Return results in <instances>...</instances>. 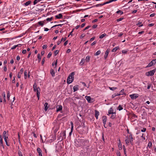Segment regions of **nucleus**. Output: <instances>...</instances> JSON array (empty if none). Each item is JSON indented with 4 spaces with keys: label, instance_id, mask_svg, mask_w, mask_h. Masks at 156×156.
Listing matches in <instances>:
<instances>
[{
    "label": "nucleus",
    "instance_id": "b1692460",
    "mask_svg": "<svg viewBox=\"0 0 156 156\" xmlns=\"http://www.w3.org/2000/svg\"><path fill=\"white\" fill-rule=\"evenodd\" d=\"M78 90V85H76L74 86L73 87V92H75Z\"/></svg>",
    "mask_w": 156,
    "mask_h": 156
},
{
    "label": "nucleus",
    "instance_id": "5701e85b",
    "mask_svg": "<svg viewBox=\"0 0 156 156\" xmlns=\"http://www.w3.org/2000/svg\"><path fill=\"white\" fill-rule=\"evenodd\" d=\"M62 15L61 13L58 14V15H56L55 16L56 18L58 19H60L62 18Z\"/></svg>",
    "mask_w": 156,
    "mask_h": 156
},
{
    "label": "nucleus",
    "instance_id": "680f3d73",
    "mask_svg": "<svg viewBox=\"0 0 156 156\" xmlns=\"http://www.w3.org/2000/svg\"><path fill=\"white\" fill-rule=\"evenodd\" d=\"M97 43V41H95L94 42H93L91 44V46H93L94 44H95Z\"/></svg>",
    "mask_w": 156,
    "mask_h": 156
},
{
    "label": "nucleus",
    "instance_id": "052dcab7",
    "mask_svg": "<svg viewBox=\"0 0 156 156\" xmlns=\"http://www.w3.org/2000/svg\"><path fill=\"white\" fill-rule=\"evenodd\" d=\"M15 76L13 77V79L12 80V83H15Z\"/></svg>",
    "mask_w": 156,
    "mask_h": 156
},
{
    "label": "nucleus",
    "instance_id": "423d86ee",
    "mask_svg": "<svg viewBox=\"0 0 156 156\" xmlns=\"http://www.w3.org/2000/svg\"><path fill=\"white\" fill-rule=\"evenodd\" d=\"M3 99V103L5 104L6 103V101L5 99V92H4L2 94V97H0V102H2Z\"/></svg>",
    "mask_w": 156,
    "mask_h": 156
},
{
    "label": "nucleus",
    "instance_id": "4c0bfd02",
    "mask_svg": "<svg viewBox=\"0 0 156 156\" xmlns=\"http://www.w3.org/2000/svg\"><path fill=\"white\" fill-rule=\"evenodd\" d=\"M106 35V34L105 33H104V34L101 35L99 37V38L101 39V38H103Z\"/></svg>",
    "mask_w": 156,
    "mask_h": 156
},
{
    "label": "nucleus",
    "instance_id": "a211bd4d",
    "mask_svg": "<svg viewBox=\"0 0 156 156\" xmlns=\"http://www.w3.org/2000/svg\"><path fill=\"white\" fill-rule=\"evenodd\" d=\"M109 52V50L108 49L106 51L105 53V55L104 56V58L105 59H106V58H107Z\"/></svg>",
    "mask_w": 156,
    "mask_h": 156
},
{
    "label": "nucleus",
    "instance_id": "2eb2a0df",
    "mask_svg": "<svg viewBox=\"0 0 156 156\" xmlns=\"http://www.w3.org/2000/svg\"><path fill=\"white\" fill-rule=\"evenodd\" d=\"M46 23V20H44L43 21H40L38 22V24L40 26L43 27L44 24Z\"/></svg>",
    "mask_w": 156,
    "mask_h": 156
},
{
    "label": "nucleus",
    "instance_id": "9d476101",
    "mask_svg": "<svg viewBox=\"0 0 156 156\" xmlns=\"http://www.w3.org/2000/svg\"><path fill=\"white\" fill-rule=\"evenodd\" d=\"M2 136L4 138H8L9 134L8 131H4L3 133Z\"/></svg>",
    "mask_w": 156,
    "mask_h": 156
},
{
    "label": "nucleus",
    "instance_id": "69168bd1",
    "mask_svg": "<svg viewBox=\"0 0 156 156\" xmlns=\"http://www.w3.org/2000/svg\"><path fill=\"white\" fill-rule=\"evenodd\" d=\"M97 26L98 25H94L92 26V27L93 28H95L97 27Z\"/></svg>",
    "mask_w": 156,
    "mask_h": 156
},
{
    "label": "nucleus",
    "instance_id": "864d4df0",
    "mask_svg": "<svg viewBox=\"0 0 156 156\" xmlns=\"http://www.w3.org/2000/svg\"><path fill=\"white\" fill-rule=\"evenodd\" d=\"M38 2H39L38 0H35L33 2V4L34 5H35Z\"/></svg>",
    "mask_w": 156,
    "mask_h": 156
},
{
    "label": "nucleus",
    "instance_id": "393cba45",
    "mask_svg": "<svg viewBox=\"0 0 156 156\" xmlns=\"http://www.w3.org/2000/svg\"><path fill=\"white\" fill-rule=\"evenodd\" d=\"M90 56L88 55L86 57L85 60L87 62H89L90 61Z\"/></svg>",
    "mask_w": 156,
    "mask_h": 156
},
{
    "label": "nucleus",
    "instance_id": "f8f14e48",
    "mask_svg": "<svg viewBox=\"0 0 156 156\" xmlns=\"http://www.w3.org/2000/svg\"><path fill=\"white\" fill-rule=\"evenodd\" d=\"M24 71L23 69L22 68L20 69V72H18L17 75L18 77L20 78L21 77V75L23 74Z\"/></svg>",
    "mask_w": 156,
    "mask_h": 156
},
{
    "label": "nucleus",
    "instance_id": "dca6fc26",
    "mask_svg": "<svg viewBox=\"0 0 156 156\" xmlns=\"http://www.w3.org/2000/svg\"><path fill=\"white\" fill-rule=\"evenodd\" d=\"M62 107L61 105H58L56 107V112H58L59 111L62 110Z\"/></svg>",
    "mask_w": 156,
    "mask_h": 156
},
{
    "label": "nucleus",
    "instance_id": "6e6552de",
    "mask_svg": "<svg viewBox=\"0 0 156 156\" xmlns=\"http://www.w3.org/2000/svg\"><path fill=\"white\" fill-rule=\"evenodd\" d=\"M156 63V59L153 60L150 63H149L148 65L147 66V67L151 66L154 65Z\"/></svg>",
    "mask_w": 156,
    "mask_h": 156
},
{
    "label": "nucleus",
    "instance_id": "c03bdc74",
    "mask_svg": "<svg viewBox=\"0 0 156 156\" xmlns=\"http://www.w3.org/2000/svg\"><path fill=\"white\" fill-rule=\"evenodd\" d=\"M24 5L26 6H28L29 5V1H28L26 2L23 4Z\"/></svg>",
    "mask_w": 156,
    "mask_h": 156
},
{
    "label": "nucleus",
    "instance_id": "f704fd0d",
    "mask_svg": "<svg viewBox=\"0 0 156 156\" xmlns=\"http://www.w3.org/2000/svg\"><path fill=\"white\" fill-rule=\"evenodd\" d=\"M116 13H120V15H122L123 13V12L120 10H118L116 12Z\"/></svg>",
    "mask_w": 156,
    "mask_h": 156
},
{
    "label": "nucleus",
    "instance_id": "c85d7f7f",
    "mask_svg": "<svg viewBox=\"0 0 156 156\" xmlns=\"http://www.w3.org/2000/svg\"><path fill=\"white\" fill-rule=\"evenodd\" d=\"M48 103H47V102L45 103V104L44 105V106L45 107H44V110H45V111H47V110L48 108Z\"/></svg>",
    "mask_w": 156,
    "mask_h": 156
},
{
    "label": "nucleus",
    "instance_id": "cd10ccee",
    "mask_svg": "<svg viewBox=\"0 0 156 156\" xmlns=\"http://www.w3.org/2000/svg\"><path fill=\"white\" fill-rule=\"evenodd\" d=\"M0 145L3 147V148H4V146L3 143L2 139H0Z\"/></svg>",
    "mask_w": 156,
    "mask_h": 156
},
{
    "label": "nucleus",
    "instance_id": "0e129e2a",
    "mask_svg": "<svg viewBox=\"0 0 156 156\" xmlns=\"http://www.w3.org/2000/svg\"><path fill=\"white\" fill-rule=\"evenodd\" d=\"M20 57L19 56H17L16 57V59L17 61H19L20 60Z\"/></svg>",
    "mask_w": 156,
    "mask_h": 156
},
{
    "label": "nucleus",
    "instance_id": "6ab92c4d",
    "mask_svg": "<svg viewBox=\"0 0 156 156\" xmlns=\"http://www.w3.org/2000/svg\"><path fill=\"white\" fill-rule=\"evenodd\" d=\"M70 124L71 125V131L69 133V136L71 135L72 134V132L73 130V124L72 122H70Z\"/></svg>",
    "mask_w": 156,
    "mask_h": 156
},
{
    "label": "nucleus",
    "instance_id": "f257e3e1",
    "mask_svg": "<svg viewBox=\"0 0 156 156\" xmlns=\"http://www.w3.org/2000/svg\"><path fill=\"white\" fill-rule=\"evenodd\" d=\"M66 131H62L57 136V139L59 140V141H61L63 140L66 138Z\"/></svg>",
    "mask_w": 156,
    "mask_h": 156
},
{
    "label": "nucleus",
    "instance_id": "603ef678",
    "mask_svg": "<svg viewBox=\"0 0 156 156\" xmlns=\"http://www.w3.org/2000/svg\"><path fill=\"white\" fill-rule=\"evenodd\" d=\"M63 37H62L61 39V40L60 41H58L57 42V44L58 45L59 44L61 43V42L63 40Z\"/></svg>",
    "mask_w": 156,
    "mask_h": 156
},
{
    "label": "nucleus",
    "instance_id": "79ce46f5",
    "mask_svg": "<svg viewBox=\"0 0 156 156\" xmlns=\"http://www.w3.org/2000/svg\"><path fill=\"white\" fill-rule=\"evenodd\" d=\"M41 56L40 55V54H38L37 55V58L38 60H39V61H40L41 60Z\"/></svg>",
    "mask_w": 156,
    "mask_h": 156
},
{
    "label": "nucleus",
    "instance_id": "7c9ffc66",
    "mask_svg": "<svg viewBox=\"0 0 156 156\" xmlns=\"http://www.w3.org/2000/svg\"><path fill=\"white\" fill-rule=\"evenodd\" d=\"M115 112H113L112 114V115L111 117V118L112 119H114L115 118Z\"/></svg>",
    "mask_w": 156,
    "mask_h": 156
},
{
    "label": "nucleus",
    "instance_id": "338daca9",
    "mask_svg": "<svg viewBox=\"0 0 156 156\" xmlns=\"http://www.w3.org/2000/svg\"><path fill=\"white\" fill-rule=\"evenodd\" d=\"M116 96V94H113L112 96V98H114Z\"/></svg>",
    "mask_w": 156,
    "mask_h": 156
},
{
    "label": "nucleus",
    "instance_id": "2f4dec72",
    "mask_svg": "<svg viewBox=\"0 0 156 156\" xmlns=\"http://www.w3.org/2000/svg\"><path fill=\"white\" fill-rule=\"evenodd\" d=\"M119 48V47H115L114 48H113L112 50V52H115Z\"/></svg>",
    "mask_w": 156,
    "mask_h": 156
},
{
    "label": "nucleus",
    "instance_id": "aec40b11",
    "mask_svg": "<svg viewBox=\"0 0 156 156\" xmlns=\"http://www.w3.org/2000/svg\"><path fill=\"white\" fill-rule=\"evenodd\" d=\"M37 151L38 153L39 156H42V151L40 148H37Z\"/></svg>",
    "mask_w": 156,
    "mask_h": 156
},
{
    "label": "nucleus",
    "instance_id": "49530a36",
    "mask_svg": "<svg viewBox=\"0 0 156 156\" xmlns=\"http://www.w3.org/2000/svg\"><path fill=\"white\" fill-rule=\"evenodd\" d=\"M124 19V18L123 17H121V18H120L119 19H117V20H116V21H117V22H119V21H122V20L123 19Z\"/></svg>",
    "mask_w": 156,
    "mask_h": 156
},
{
    "label": "nucleus",
    "instance_id": "c9c22d12",
    "mask_svg": "<svg viewBox=\"0 0 156 156\" xmlns=\"http://www.w3.org/2000/svg\"><path fill=\"white\" fill-rule=\"evenodd\" d=\"M53 18L52 17H51L50 18H47L46 19V20L47 21H48V22H50L52 20Z\"/></svg>",
    "mask_w": 156,
    "mask_h": 156
},
{
    "label": "nucleus",
    "instance_id": "f3484780",
    "mask_svg": "<svg viewBox=\"0 0 156 156\" xmlns=\"http://www.w3.org/2000/svg\"><path fill=\"white\" fill-rule=\"evenodd\" d=\"M102 121L104 124L105 125L107 122V117L105 116H103L102 117Z\"/></svg>",
    "mask_w": 156,
    "mask_h": 156
},
{
    "label": "nucleus",
    "instance_id": "4468645a",
    "mask_svg": "<svg viewBox=\"0 0 156 156\" xmlns=\"http://www.w3.org/2000/svg\"><path fill=\"white\" fill-rule=\"evenodd\" d=\"M130 97L132 99H136L138 97V96L137 94H131L129 95Z\"/></svg>",
    "mask_w": 156,
    "mask_h": 156
},
{
    "label": "nucleus",
    "instance_id": "412c9836",
    "mask_svg": "<svg viewBox=\"0 0 156 156\" xmlns=\"http://www.w3.org/2000/svg\"><path fill=\"white\" fill-rule=\"evenodd\" d=\"M99 115V112L97 110H95V116L96 119H98V116Z\"/></svg>",
    "mask_w": 156,
    "mask_h": 156
},
{
    "label": "nucleus",
    "instance_id": "0eeeda50",
    "mask_svg": "<svg viewBox=\"0 0 156 156\" xmlns=\"http://www.w3.org/2000/svg\"><path fill=\"white\" fill-rule=\"evenodd\" d=\"M156 69H154L152 70L147 72L145 74L147 76H152L154 75V73L155 72Z\"/></svg>",
    "mask_w": 156,
    "mask_h": 156
},
{
    "label": "nucleus",
    "instance_id": "a18cd8bd",
    "mask_svg": "<svg viewBox=\"0 0 156 156\" xmlns=\"http://www.w3.org/2000/svg\"><path fill=\"white\" fill-rule=\"evenodd\" d=\"M58 52H59V51L58 50H55L54 51V55L55 56L56 55H57V54H58Z\"/></svg>",
    "mask_w": 156,
    "mask_h": 156
},
{
    "label": "nucleus",
    "instance_id": "37998d69",
    "mask_svg": "<svg viewBox=\"0 0 156 156\" xmlns=\"http://www.w3.org/2000/svg\"><path fill=\"white\" fill-rule=\"evenodd\" d=\"M32 135L35 138H37V135L36 134L34 133V132H32V133H31V135Z\"/></svg>",
    "mask_w": 156,
    "mask_h": 156
},
{
    "label": "nucleus",
    "instance_id": "13d9d810",
    "mask_svg": "<svg viewBox=\"0 0 156 156\" xmlns=\"http://www.w3.org/2000/svg\"><path fill=\"white\" fill-rule=\"evenodd\" d=\"M16 47H16V45H14L11 48V50L14 49H15Z\"/></svg>",
    "mask_w": 156,
    "mask_h": 156
},
{
    "label": "nucleus",
    "instance_id": "e2e57ef3",
    "mask_svg": "<svg viewBox=\"0 0 156 156\" xmlns=\"http://www.w3.org/2000/svg\"><path fill=\"white\" fill-rule=\"evenodd\" d=\"M146 128H143V129L141 130V131L142 132H144L146 131Z\"/></svg>",
    "mask_w": 156,
    "mask_h": 156
},
{
    "label": "nucleus",
    "instance_id": "9b49d317",
    "mask_svg": "<svg viewBox=\"0 0 156 156\" xmlns=\"http://www.w3.org/2000/svg\"><path fill=\"white\" fill-rule=\"evenodd\" d=\"M85 98L87 100L88 102L91 103L93 102V101H91V100H93V99L91 98L90 97L86 96L85 97Z\"/></svg>",
    "mask_w": 156,
    "mask_h": 156
},
{
    "label": "nucleus",
    "instance_id": "c756f323",
    "mask_svg": "<svg viewBox=\"0 0 156 156\" xmlns=\"http://www.w3.org/2000/svg\"><path fill=\"white\" fill-rule=\"evenodd\" d=\"M7 99H8V100H9V99H10V92L9 91H8L7 92Z\"/></svg>",
    "mask_w": 156,
    "mask_h": 156
},
{
    "label": "nucleus",
    "instance_id": "7ed1b4c3",
    "mask_svg": "<svg viewBox=\"0 0 156 156\" xmlns=\"http://www.w3.org/2000/svg\"><path fill=\"white\" fill-rule=\"evenodd\" d=\"M74 74V72H72L69 76L67 78V83L68 84H69L73 81Z\"/></svg>",
    "mask_w": 156,
    "mask_h": 156
},
{
    "label": "nucleus",
    "instance_id": "1a4fd4ad",
    "mask_svg": "<svg viewBox=\"0 0 156 156\" xmlns=\"http://www.w3.org/2000/svg\"><path fill=\"white\" fill-rule=\"evenodd\" d=\"M27 75L28 77H29V71L26 70L24 72V78L25 79H26Z\"/></svg>",
    "mask_w": 156,
    "mask_h": 156
},
{
    "label": "nucleus",
    "instance_id": "ddd939ff",
    "mask_svg": "<svg viewBox=\"0 0 156 156\" xmlns=\"http://www.w3.org/2000/svg\"><path fill=\"white\" fill-rule=\"evenodd\" d=\"M129 140L130 141V143L131 145H133V138L132 136V133H131L129 135Z\"/></svg>",
    "mask_w": 156,
    "mask_h": 156
},
{
    "label": "nucleus",
    "instance_id": "5fc2aeb1",
    "mask_svg": "<svg viewBox=\"0 0 156 156\" xmlns=\"http://www.w3.org/2000/svg\"><path fill=\"white\" fill-rule=\"evenodd\" d=\"M116 154L117 155V156H121V154H120V152L119 151H118L117 152H116Z\"/></svg>",
    "mask_w": 156,
    "mask_h": 156
},
{
    "label": "nucleus",
    "instance_id": "4be33fe9",
    "mask_svg": "<svg viewBox=\"0 0 156 156\" xmlns=\"http://www.w3.org/2000/svg\"><path fill=\"white\" fill-rule=\"evenodd\" d=\"M118 147L119 150H121L122 149V144L120 140H119Z\"/></svg>",
    "mask_w": 156,
    "mask_h": 156
},
{
    "label": "nucleus",
    "instance_id": "473e14b6",
    "mask_svg": "<svg viewBox=\"0 0 156 156\" xmlns=\"http://www.w3.org/2000/svg\"><path fill=\"white\" fill-rule=\"evenodd\" d=\"M101 51L100 50H98V51H97L94 54V55H98L99 54H100L101 53Z\"/></svg>",
    "mask_w": 156,
    "mask_h": 156
},
{
    "label": "nucleus",
    "instance_id": "a19ab883",
    "mask_svg": "<svg viewBox=\"0 0 156 156\" xmlns=\"http://www.w3.org/2000/svg\"><path fill=\"white\" fill-rule=\"evenodd\" d=\"M117 109L119 110V111H120L123 109V108L120 105L118 107Z\"/></svg>",
    "mask_w": 156,
    "mask_h": 156
},
{
    "label": "nucleus",
    "instance_id": "4d7b16f0",
    "mask_svg": "<svg viewBox=\"0 0 156 156\" xmlns=\"http://www.w3.org/2000/svg\"><path fill=\"white\" fill-rule=\"evenodd\" d=\"M95 37H93L91 38L90 40L89 41H93L95 39Z\"/></svg>",
    "mask_w": 156,
    "mask_h": 156
},
{
    "label": "nucleus",
    "instance_id": "e433bc0d",
    "mask_svg": "<svg viewBox=\"0 0 156 156\" xmlns=\"http://www.w3.org/2000/svg\"><path fill=\"white\" fill-rule=\"evenodd\" d=\"M152 146V144L151 142L149 141L148 144L147 146L149 148H151Z\"/></svg>",
    "mask_w": 156,
    "mask_h": 156
},
{
    "label": "nucleus",
    "instance_id": "bb28decb",
    "mask_svg": "<svg viewBox=\"0 0 156 156\" xmlns=\"http://www.w3.org/2000/svg\"><path fill=\"white\" fill-rule=\"evenodd\" d=\"M125 141L126 144L127 145H129V140L128 137H127V139L125 140Z\"/></svg>",
    "mask_w": 156,
    "mask_h": 156
},
{
    "label": "nucleus",
    "instance_id": "58836bf2",
    "mask_svg": "<svg viewBox=\"0 0 156 156\" xmlns=\"http://www.w3.org/2000/svg\"><path fill=\"white\" fill-rule=\"evenodd\" d=\"M85 60L84 58H82L81 59V60L80 62V64H81L82 63V64H81V65H82L85 62Z\"/></svg>",
    "mask_w": 156,
    "mask_h": 156
},
{
    "label": "nucleus",
    "instance_id": "39448f33",
    "mask_svg": "<svg viewBox=\"0 0 156 156\" xmlns=\"http://www.w3.org/2000/svg\"><path fill=\"white\" fill-rule=\"evenodd\" d=\"M83 139H78L75 141V145L77 147H80L82 146Z\"/></svg>",
    "mask_w": 156,
    "mask_h": 156
},
{
    "label": "nucleus",
    "instance_id": "20e7f679",
    "mask_svg": "<svg viewBox=\"0 0 156 156\" xmlns=\"http://www.w3.org/2000/svg\"><path fill=\"white\" fill-rule=\"evenodd\" d=\"M34 90L35 92H36L37 96L38 98V99L39 100V96L40 94V88L39 87H37V86L36 84H34Z\"/></svg>",
    "mask_w": 156,
    "mask_h": 156
},
{
    "label": "nucleus",
    "instance_id": "09e8293b",
    "mask_svg": "<svg viewBox=\"0 0 156 156\" xmlns=\"http://www.w3.org/2000/svg\"><path fill=\"white\" fill-rule=\"evenodd\" d=\"M52 53L51 52H49V53L48 54V55H47V58H49L51 56V55Z\"/></svg>",
    "mask_w": 156,
    "mask_h": 156
},
{
    "label": "nucleus",
    "instance_id": "f03ea898",
    "mask_svg": "<svg viewBox=\"0 0 156 156\" xmlns=\"http://www.w3.org/2000/svg\"><path fill=\"white\" fill-rule=\"evenodd\" d=\"M90 144L89 141L87 140L83 139L82 142V145L81 146H83L84 148L88 149L90 147Z\"/></svg>",
    "mask_w": 156,
    "mask_h": 156
},
{
    "label": "nucleus",
    "instance_id": "8fccbe9b",
    "mask_svg": "<svg viewBox=\"0 0 156 156\" xmlns=\"http://www.w3.org/2000/svg\"><path fill=\"white\" fill-rule=\"evenodd\" d=\"M147 89H149L150 88L151 84V83H147Z\"/></svg>",
    "mask_w": 156,
    "mask_h": 156
},
{
    "label": "nucleus",
    "instance_id": "de8ad7c7",
    "mask_svg": "<svg viewBox=\"0 0 156 156\" xmlns=\"http://www.w3.org/2000/svg\"><path fill=\"white\" fill-rule=\"evenodd\" d=\"M109 88L110 89V90H114L117 89V87H109Z\"/></svg>",
    "mask_w": 156,
    "mask_h": 156
},
{
    "label": "nucleus",
    "instance_id": "a878e982",
    "mask_svg": "<svg viewBox=\"0 0 156 156\" xmlns=\"http://www.w3.org/2000/svg\"><path fill=\"white\" fill-rule=\"evenodd\" d=\"M50 73L53 77L55 76V73L52 69H51L50 70Z\"/></svg>",
    "mask_w": 156,
    "mask_h": 156
},
{
    "label": "nucleus",
    "instance_id": "bf43d9fd",
    "mask_svg": "<svg viewBox=\"0 0 156 156\" xmlns=\"http://www.w3.org/2000/svg\"><path fill=\"white\" fill-rule=\"evenodd\" d=\"M45 58H43L42 62H41V63L42 65H43L44 64V63L45 62Z\"/></svg>",
    "mask_w": 156,
    "mask_h": 156
},
{
    "label": "nucleus",
    "instance_id": "6e6d98bb",
    "mask_svg": "<svg viewBox=\"0 0 156 156\" xmlns=\"http://www.w3.org/2000/svg\"><path fill=\"white\" fill-rule=\"evenodd\" d=\"M90 27V26H88L87 27H86L85 28H84L83 29V31H85V30H86L88 29V28H89Z\"/></svg>",
    "mask_w": 156,
    "mask_h": 156
},
{
    "label": "nucleus",
    "instance_id": "ea45409f",
    "mask_svg": "<svg viewBox=\"0 0 156 156\" xmlns=\"http://www.w3.org/2000/svg\"><path fill=\"white\" fill-rule=\"evenodd\" d=\"M142 23L141 22H139L138 23L136 24V25L139 26V27H141L143 26V25L142 24L141 25H140Z\"/></svg>",
    "mask_w": 156,
    "mask_h": 156
},
{
    "label": "nucleus",
    "instance_id": "72a5a7b5",
    "mask_svg": "<svg viewBox=\"0 0 156 156\" xmlns=\"http://www.w3.org/2000/svg\"><path fill=\"white\" fill-rule=\"evenodd\" d=\"M113 109L112 108H110V110L108 111V113L109 114H112L113 113Z\"/></svg>",
    "mask_w": 156,
    "mask_h": 156
},
{
    "label": "nucleus",
    "instance_id": "3c124183",
    "mask_svg": "<svg viewBox=\"0 0 156 156\" xmlns=\"http://www.w3.org/2000/svg\"><path fill=\"white\" fill-rule=\"evenodd\" d=\"M18 154L19 156H23L22 152L20 150L18 151Z\"/></svg>",
    "mask_w": 156,
    "mask_h": 156
},
{
    "label": "nucleus",
    "instance_id": "774afa93",
    "mask_svg": "<svg viewBox=\"0 0 156 156\" xmlns=\"http://www.w3.org/2000/svg\"><path fill=\"white\" fill-rule=\"evenodd\" d=\"M26 50H23L22 51V53L23 54H25L26 53Z\"/></svg>",
    "mask_w": 156,
    "mask_h": 156
}]
</instances>
